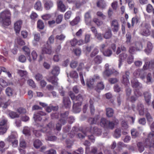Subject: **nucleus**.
<instances>
[{
  "label": "nucleus",
  "mask_w": 154,
  "mask_h": 154,
  "mask_svg": "<svg viewBox=\"0 0 154 154\" xmlns=\"http://www.w3.org/2000/svg\"><path fill=\"white\" fill-rule=\"evenodd\" d=\"M11 13L8 10L2 12L0 14V22L6 26H8L11 23Z\"/></svg>",
  "instance_id": "nucleus-1"
},
{
  "label": "nucleus",
  "mask_w": 154,
  "mask_h": 154,
  "mask_svg": "<svg viewBox=\"0 0 154 154\" xmlns=\"http://www.w3.org/2000/svg\"><path fill=\"white\" fill-rule=\"evenodd\" d=\"M17 134L15 132L11 134L6 139V140L11 142L13 147H16L18 145V140L17 139Z\"/></svg>",
  "instance_id": "nucleus-2"
},
{
  "label": "nucleus",
  "mask_w": 154,
  "mask_h": 154,
  "mask_svg": "<svg viewBox=\"0 0 154 154\" xmlns=\"http://www.w3.org/2000/svg\"><path fill=\"white\" fill-rule=\"evenodd\" d=\"M150 28V26L149 24L145 23L144 27H143L140 32V34L146 36L149 35L150 34L149 30Z\"/></svg>",
  "instance_id": "nucleus-3"
},
{
  "label": "nucleus",
  "mask_w": 154,
  "mask_h": 154,
  "mask_svg": "<svg viewBox=\"0 0 154 154\" xmlns=\"http://www.w3.org/2000/svg\"><path fill=\"white\" fill-rule=\"evenodd\" d=\"M119 72L116 70L112 69H106L103 72V75L104 77H109L112 74H114L115 75H117L118 74Z\"/></svg>",
  "instance_id": "nucleus-4"
},
{
  "label": "nucleus",
  "mask_w": 154,
  "mask_h": 154,
  "mask_svg": "<svg viewBox=\"0 0 154 154\" xmlns=\"http://www.w3.org/2000/svg\"><path fill=\"white\" fill-rule=\"evenodd\" d=\"M134 76L136 77H139L143 79L145 77V74L144 72L142 70L138 69L135 71L133 73Z\"/></svg>",
  "instance_id": "nucleus-5"
},
{
  "label": "nucleus",
  "mask_w": 154,
  "mask_h": 154,
  "mask_svg": "<svg viewBox=\"0 0 154 154\" xmlns=\"http://www.w3.org/2000/svg\"><path fill=\"white\" fill-rule=\"evenodd\" d=\"M23 22L21 20L17 21L14 23V28L16 34H19L20 30Z\"/></svg>",
  "instance_id": "nucleus-6"
},
{
  "label": "nucleus",
  "mask_w": 154,
  "mask_h": 154,
  "mask_svg": "<svg viewBox=\"0 0 154 154\" xmlns=\"http://www.w3.org/2000/svg\"><path fill=\"white\" fill-rule=\"evenodd\" d=\"M88 132L97 135H100L102 131L97 126H94L90 128L89 131Z\"/></svg>",
  "instance_id": "nucleus-7"
},
{
  "label": "nucleus",
  "mask_w": 154,
  "mask_h": 154,
  "mask_svg": "<svg viewBox=\"0 0 154 154\" xmlns=\"http://www.w3.org/2000/svg\"><path fill=\"white\" fill-rule=\"evenodd\" d=\"M125 73V75H123L122 77L123 79L122 81V82L126 86L129 84V78L130 73L128 71H126Z\"/></svg>",
  "instance_id": "nucleus-8"
},
{
  "label": "nucleus",
  "mask_w": 154,
  "mask_h": 154,
  "mask_svg": "<svg viewBox=\"0 0 154 154\" xmlns=\"http://www.w3.org/2000/svg\"><path fill=\"white\" fill-rule=\"evenodd\" d=\"M111 27L113 32H117L119 29V24L118 21L116 20H113L111 23Z\"/></svg>",
  "instance_id": "nucleus-9"
},
{
  "label": "nucleus",
  "mask_w": 154,
  "mask_h": 154,
  "mask_svg": "<svg viewBox=\"0 0 154 154\" xmlns=\"http://www.w3.org/2000/svg\"><path fill=\"white\" fill-rule=\"evenodd\" d=\"M119 123V121L116 119H114L111 122L108 121L107 127L111 129H113L115 125H116Z\"/></svg>",
  "instance_id": "nucleus-10"
},
{
  "label": "nucleus",
  "mask_w": 154,
  "mask_h": 154,
  "mask_svg": "<svg viewBox=\"0 0 154 154\" xmlns=\"http://www.w3.org/2000/svg\"><path fill=\"white\" fill-rule=\"evenodd\" d=\"M45 8L46 10H49L53 6L52 1L50 0H43Z\"/></svg>",
  "instance_id": "nucleus-11"
},
{
  "label": "nucleus",
  "mask_w": 154,
  "mask_h": 154,
  "mask_svg": "<svg viewBox=\"0 0 154 154\" xmlns=\"http://www.w3.org/2000/svg\"><path fill=\"white\" fill-rule=\"evenodd\" d=\"M91 64H87V63H85V64L82 63H80L78 66V67L77 68V70L78 71H80L82 70L83 68H85V69H86V70L88 71V69L91 66Z\"/></svg>",
  "instance_id": "nucleus-12"
},
{
  "label": "nucleus",
  "mask_w": 154,
  "mask_h": 154,
  "mask_svg": "<svg viewBox=\"0 0 154 154\" xmlns=\"http://www.w3.org/2000/svg\"><path fill=\"white\" fill-rule=\"evenodd\" d=\"M128 57L127 54L125 53H122L120 54L119 58V67L120 68L122 64L123 60H126Z\"/></svg>",
  "instance_id": "nucleus-13"
},
{
  "label": "nucleus",
  "mask_w": 154,
  "mask_h": 154,
  "mask_svg": "<svg viewBox=\"0 0 154 154\" xmlns=\"http://www.w3.org/2000/svg\"><path fill=\"white\" fill-rule=\"evenodd\" d=\"M46 115V113L44 112L40 111H39L36 115H34L33 118L34 119V120L35 121H41L42 118L40 117V115L41 116H45Z\"/></svg>",
  "instance_id": "nucleus-14"
},
{
  "label": "nucleus",
  "mask_w": 154,
  "mask_h": 154,
  "mask_svg": "<svg viewBox=\"0 0 154 154\" xmlns=\"http://www.w3.org/2000/svg\"><path fill=\"white\" fill-rule=\"evenodd\" d=\"M22 49L26 52V55L29 61L31 62L32 60L30 57V51L29 48L26 46H24L23 48Z\"/></svg>",
  "instance_id": "nucleus-15"
},
{
  "label": "nucleus",
  "mask_w": 154,
  "mask_h": 154,
  "mask_svg": "<svg viewBox=\"0 0 154 154\" xmlns=\"http://www.w3.org/2000/svg\"><path fill=\"white\" fill-rule=\"evenodd\" d=\"M131 82L132 86L134 88H140L142 87L141 84L136 79H134L131 80Z\"/></svg>",
  "instance_id": "nucleus-16"
},
{
  "label": "nucleus",
  "mask_w": 154,
  "mask_h": 154,
  "mask_svg": "<svg viewBox=\"0 0 154 154\" xmlns=\"http://www.w3.org/2000/svg\"><path fill=\"white\" fill-rule=\"evenodd\" d=\"M60 68L57 66H54L53 67V69L51 71L52 74L54 76H57L59 74Z\"/></svg>",
  "instance_id": "nucleus-17"
},
{
  "label": "nucleus",
  "mask_w": 154,
  "mask_h": 154,
  "mask_svg": "<svg viewBox=\"0 0 154 154\" xmlns=\"http://www.w3.org/2000/svg\"><path fill=\"white\" fill-rule=\"evenodd\" d=\"M137 109L139 112V114L141 116H143L144 114V109L143 105L141 103H139L137 106Z\"/></svg>",
  "instance_id": "nucleus-18"
},
{
  "label": "nucleus",
  "mask_w": 154,
  "mask_h": 154,
  "mask_svg": "<svg viewBox=\"0 0 154 154\" xmlns=\"http://www.w3.org/2000/svg\"><path fill=\"white\" fill-rule=\"evenodd\" d=\"M42 54H47L49 55L51 54H52L51 48L49 47L43 48L42 49Z\"/></svg>",
  "instance_id": "nucleus-19"
},
{
  "label": "nucleus",
  "mask_w": 154,
  "mask_h": 154,
  "mask_svg": "<svg viewBox=\"0 0 154 154\" xmlns=\"http://www.w3.org/2000/svg\"><path fill=\"white\" fill-rule=\"evenodd\" d=\"M64 104L66 108H69L71 104V102L69 97H64L63 101Z\"/></svg>",
  "instance_id": "nucleus-20"
},
{
  "label": "nucleus",
  "mask_w": 154,
  "mask_h": 154,
  "mask_svg": "<svg viewBox=\"0 0 154 154\" xmlns=\"http://www.w3.org/2000/svg\"><path fill=\"white\" fill-rule=\"evenodd\" d=\"M57 5L58 8L61 12H64L66 11V7L62 1L58 0Z\"/></svg>",
  "instance_id": "nucleus-21"
},
{
  "label": "nucleus",
  "mask_w": 154,
  "mask_h": 154,
  "mask_svg": "<svg viewBox=\"0 0 154 154\" xmlns=\"http://www.w3.org/2000/svg\"><path fill=\"white\" fill-rule=\"evenodd\" d=\"M153 48V46L152 44L150 42H148L147 43V47L145 49V52L147 54L150 53L152 51Z\"/></svg>",
  "instance_id": "nucleus-22"
},
{
  "label": "nucleus",
  "mask_w": 154,
  "mask_h": 154,
  "mask_svg": "<svg viewBox=\"0 0 154 154\" xmlns=\"http://www.w3.org/2000/svg\"><path fill=\"white\" fill-rule=\"evenodd\" d=\"M85 18L86 24H89L91 21V17L90 11L88 12L85 14Z\"/></svg>",
  "instance_id": "nucleus-23"
},
{
  "label": "nucleus",
  "mask_w": 154,
  "mask_h": 154,
  "mask_svg": "<svg viewBox=\"0 0 154 154\" xmlns=\"http://www.w3.org/2000/svg\"><path fill=\"white\" fill-rule=\"evenodd\" d=\"M144 95L146 102L148 104H149L151 97V94L148 92H146L144 93Z\"/></svg>",
  "instance_id": "nucleus-24"
},
{
  "label": "nucleus",
  "mask_w": 154,
  "mask_h": 154,
  "mask_svg": "<svg viewBox=\"0 0 154 154\" xmlns=\"http://www.w3.org/2000/svg\"><path fill=\"white\" fill-rule=\"evenodd\" d=\"M108 121L106 119L102 118L100 120V125L101 126L105 128L107 127Z\"/></svg>",
  "instance_id": "nucleus-25"
},
{
  "label": "nucleus",
  "mask_w": 154,
  "mask_h": 154,
  "mask_svg": "<svg viewBox=\"0 0 154 154\" xmlns=\"http://www.w3.org/2000/svg\"><path fill=\"white\" fill-rule=\"evenodd\" d=\"M66 122L65 120L63 119H60L59 122L56 124V129L58 131L61 130V125L60 123H61L62 124L64 125L66 123Z\"/></svg>",
  "instance_id": "nucleus-26"
},
{
  "label": "nucleus",
  "mask_w": 154,
  "mask_h": 154,
  "mask_svg": "<svg viewBox=\"0 0 154 154\" xmlns=\"http://www.w3.org/2000/svg\"><path fill=\"white\" fill-rule=\"evenodd\" d=\"M104 88V85L103 83L102 82H101L98 83L95 88V89L98 92L99 91V90H102Z\"/></svg>",
  "instance_id": "nucleus-27"
},
{
  "label": "nucleus",
  "mask_w": 154,
  "mask_h": 154,
  "mask_svg": "<svg viewBox=\"0 0 154 154\" xmlns=\"http://www.w3.org/2000/svg\"><path fill=\"white\" fill-rule=\"evenodd\" d=\"M102 58L101 56L98 55L94 57V61L95 63L99 64L102 62Z\"/></svg>",
  "instance_id": "nucleus-28"
},
{
  "label": "nucleus",
  "mask_w": 154,
  "mask_h": 154,
  "mask_svg": "<svg viewBox=\"0 0 154 154\" xmlns=\"http://www.w3.org/2000/svg\"><path fill=\"white\" fill-rule=\"evenodd\" d=\"M83 97L80 94H79L76 97H75V101H79V102H75V103H77V104H78V106H80L82 103V102L83 100Z\"/></svg>",
  "instance_id": "nucleus-29"
},
{
  "label": "nucleus",
  "mask_w": 154,
  "mask_h": 154,
  "mask_svg": "<svg viewBox=\"0 0 154 154\" xmlns=\"http://www.w3.org/2000/svg\"><path fill=\"white\" fill-rule=\"evenodd\" d=\"M152 65V64L150 62H146L143 66V69L145 70L148 69H149V70H150V69H152V68H151Z\"/></svg>",
  "instance_id": "nucleus-30"
},
{
  "label": "nucleus",
  "mask_w": 154,
  "mask_h": 154,
  "mask_svg": "<svg viewBox=\"0 0 154 154\" xmlns=\"http://www.w3.org/2000/svg\"><path fill=\"white\" fill-rule=\"evenodd\" d=\"M99 117H95L94 118H90L88 119V122L90 124H96L98 122Z\"/></svg>",
  "instance_id": "nucleus-31"
},
{
  "label": "nucleus",
  "mask_w": 154,
  "mask_h": 154,
  "mask_svg": "<svg viewBox=\"0 0 154 154\" xmlns=\"http://www.w3.org/2000/svg\"><path fill=\"white\" fill-rule=\"evenodd\" d=\"M73 102L74 103L73 106V111L75 113L79 112L81 111V109L80 107L77 106L78 104L77 103H75L74 101H73Z\"/></svg>",
  "instance_id": "nucleus-32"
},
{
  "label": "nucleus",
  "mask_w": 154,
  "mask_h": 154,
  "mask_svg": "<svg viewBox=\"0 0 154 154\" xmlns=\"http://www.w3.org/2000/svg\"><path fill=\"white\" fill-rule=\"evenodd\" d=\"M17 73L20 76L23 77H26L27 74V72L26 71L19 69L17 70Z\"/></svg>",
  "instance_id": "nucleus-33"
},
{
  "label": "nucleus",
  "mask_w": 154,
  "mask_h": 154,
  "mask_svg": "<svg viewBox=\"0 0 154 154\" xmlns=\"http://www.w3.org/2000/svg\"><path fill=\"white\" fill-rule=\"evenodd\" d=\"M112 36L111 31L110 29H109L105 32L104 35V37L106 39H109Z\"/></svg>",
  "instance_id": "nucleus-34"
},
{
  "label": "nucleus",
  "mask_w": 154,
  "mask_h": 154,
  "mask_svg": "<svg viewBox=\"0 0 154 154\" xmlns=\"http://www.w3.org/2000/svg\"><path fill=\"white\" fill-rule=\"evenodd\" d=\"M97 5L98 7L103 9L105 8L106 6V4L103 1L100 0L97 2Z\"/></svg>",
  "instance_id": "nucleus-35"
},
{
  "label": "nucleus",
  "mask_w": 154,
  "mask_h": 154,
  "mask_svg": "<svg viewBox=\"0 0 154 154\" xmlns=\"http://www.w3.org/2000/svg\"><path fill=\"white\" fill-rule=\"evenodd\" d=\"M114 112L113 109L110 108H107L106 109V114L108 117L112 116L113 115Z\"/></svg>",
  "instance_id": "nucleus-36"
},
{
  "label": "nucleus",
  "mask_w": 154,
  "mask_h": 154,
  "mask_svg": "<svg viewBox=\"0 0 154 154\" xmlns=\"http://www.w3.org/2000/svg\"><path fill=\"white\" fill-rule=\"evenodd\" d=\"M80 20V18L79 17H76L72 21L70 22L72 26H74L77 24Z\"/></svg>",
  "instance_id": "nucleus-37"
},
{
  "label": "nucleus",
  "mask_w": 154,
  "mask_h": 154,
  "mask_svg": "<svg viewBox=\"0 0 154 154\" xmlns=\"http://www.w3.org/2000/svg\"><path fill=\"white\" fill-rule=\"evenodd\" d=\"M8 115L12 119L18 117L19 116V115L16 112L10 111H9Z\"/></svg>",
  "instance_id": "nucleus-38"
},
{
  "label": "nucleus",
  "mask_w": 154,
  "mask_h": 154,
  "mask_svg": "<svg viewBox=\"0 0 154 154\" xmlns=\"http://www.w3.org/2000/svg\"><path fill=\"white\" fill-rule=\"evenodd\" d=\"M94 82V79L92 78L91 79H90V80L87 81V85L88 87L90 88H93Z\"/></svg>",
  "instance_id": "nucleus-39"
},
{
  "label": "nucleus",
  "mask_w": 154,
  "mask_h": 154,
  "mask_svg": "<svg viewBox=\"0 0 154 154\" xmlns=\"http://www.w3.org/2000/svg\"><path fill=\"white\" fill-rule=\"evenodd\" d=\"M135 44H133L130 47L129 51L130 54H133L135 51L137 50L136 48L135 47Z\"/></svg>",
  "instance_id": "nucleus-40"
},
{
  "label": "nucleus",
  "mask_w": 154,
  "mask_h": 154,
  "mask_svg": "<svg viewBox=\"0 0 154 154\" xmlns=\"http://www.w3.org/2000/svg\"><path fill=\"white\" fill-rule=\"evenodd\" d=\"M0 85L3 87H5L8 85H12V83H9L8 84L5 80L3 79H0Z\"/></svg>",
  "instance_id": "nucleus-41"
},
{
  "label": "nucleus",
  "mask_w": 154,
  "mask_h": 154,
  "mask_svg": "<svg viewBox=\"0 0 154 154\" xmlns=\"http://www.w3.org/2000/svg\"><path fill=\"white\" fill-rule=\"evenodd\" d=\"M42 145V143L39 140H36L34 143V146L36 148H38Z\"/></svg>",
  "instance_id": "nucleus-42"
},
{
  "label": "nucleus",
  "mask_w": 154,
  "mask_h": 154,
  "mask_svg": "<svg viewBox=\"0 0 154 154\" xmlns=\"http://www.w3.org/2000/svg\"><path fill=\"white\" fill-rule=\"evenodd\" d=\"M37 27L40 29H44L45 25L43 22L41 20H39L37 22Z\"/></svg>",
  "instance_id": "nucleus-43"
},
{
  "label": "nucleus",
  "mask_w": 154,
  "mask_h": 154,
  "mask_svg": "<svg viewBox=\"0 0 154 154\" xmlns=\"http://www.w3.org/2000/svg\"><path fill=\"white\" fill-rule=\"evenodd\" d=\"M34 7L36 10H40L42 8V4L40 2L38 1L35 4Z\"/></svg>",
  "instance_id": "nucleus-44"
},
{
  "label": "nucleus",
  "mask_w": 154,
  "mask_h": 154,
  "mask_svg": "<svg viewBox=\"0 0 154 154\" xmlns=\"http://www.w3.org/2000/svg\"><path fill=\"white\" fill-rule=\"evenodd\" d=\"M16 42L18 45L20 46L23 45L25 44L24 41L22 38L19 37L17 38L16 40Z\"/></svg>",
  "instance_id": "nucleus-45"
},
{
  "label": "nucleus",
  "mask_w": 154,
  "mask_h": 154,
  "mask_svg": "<svg viewBox=\"0 0 154 154\" xmlns=\"http://www.w3.org/2000/svg\"><path fill=\"white\" fill-rule=\"evenodd\" d=\"M94 103L93 100L90 99L89 100V103L90 104V107L91 110V114H93L94 111V108L93 105Z\"/></svg>",
  "instance_id": "nucleus-46"
},
{
  "label": "nucleus",
  "mask_w": 154,
  "mask_h": 154,
  "mask_svg": "<svg viewBox=\"0 0 154 154\" xmlns=\"http://www.w3.org/2000/svg\"><path fill=\"white\" fill-rule=\"evenodd\" d=\"M137 145L138 150L140 152H142L144 151V148L142 143L139 142L137 143Z\"/></svg>",
  "instance_id": "nucleus-47"
},
{
  "label": "nucleus",
  "mask_w": 154,
  "mask_h": 154,
  "mask_svg": "<svg viewBox=\"0 0 154 154\" xmlns=\"http://www.w3.org/2000/svg\"><path fill=\"white\" fill-rule=\"evenodd\" d=\"M146 83L147 84L151 83L152 82V75L151 73H148L146 76Z\"/></svg>",
  "instance_id": "nucleus-48"
},
{
  "label": "nucleus",
  "mask_w": 154,
  "mask_h": 154,
  "mask_svg": "<svg viewBox=\"0 0 154 154\" xmlns=\"http://www.w3.org/2000/svg\"><path fill=\"white\" fill-rule=\"evenodd\" d=\"M134 57L132 55H130L128 56L127 58V61L128 64H131L134 61Z\"/></svg>",
  "instance_id": "nucleus-49"
},
{
  "label": "nucleus",
  "mask_w": 154,
  "mask_h": 154,
  "mask_svg": "<svg viewBox=\"0 0 154 154\" xmlns=\"http://www.w3.org/2000/svg\"><path fill=\"white\" fill-rule=\"evenodd\" d=\"M66 37L63 34L58 35H57L56 36L55 38L56 39L60 41H63Z\"/></svg>",
  "instance_id": "nucleus-50"
},
{
  "label": "nucleus",
  "mask_w": 154,
  "mask_h": 154,
  "mask_svg": "<svg viewBox=\"0 0 154 154\" xmlns=\"http://www.w3.org/2000/svg\"><path fill=\"white\" fill-rule=\"evenodd\" d=\"M131 133L132 136L134 138H136L139 135L138 132L134 129H133L131 130Z\"/></svg>",
  "instance_id": "nucleus-51"
},
{
  "label": "nucleus",
  "mask_w": 154,
  "mask_h": 154,
  "mask_svg": "<svg viewBox=\"0 0 154 154\" xmlns=\"http://www.w3.org/2000/svg\"><path fill=\"white\" fill-rule=\"evenodd\" d=\"M70 76L73 79H76L78 77V75L75 71H71L69 74Z\"/></svg>",
  "instance_id": "nucleus-52"
},
{
  "label": "nucleus",
  "mask_w": 154,
  "mask_h": 154,
  "mask_svg": "<svg viewBox=\"0 0 154 154\" xmlns=\"http://www.w3.org/2000/svg\"><path fill=\"white\" fill-rule=\"evenodd\" d=\"M20 146L23 149L25 148L26 147V143L24 140L23 139H21L20 140Z\"/></svg>",
  "instance_id": "nucleus-53"
},
{
  "label": "nucleus",
  "mask_w": 154,
  "mask_h": 154,
  "mask_svg": "<svg viewBox=\"0 0 154 154\" xmlns=\"http://www.w3.org/2000/svg\"><path fill=\"white\" fill-rule=\"evenodd\" d=\"M23 132L26 135L29 136L30 135V132L29 128L28 127H25L23 130Z\"/></svg>",
  "instance_id": "nucleus-54"
},
{
  "label": "nucleus",
  "mask_w": 154,
  "mask_h": 154,
  "mask_svg": "<svg viewBox=\"0 0 154 154\" xmlns=\"http://www.w3.org/2000/svg\"><path fill=\"white\" fill-rule=\"evenodd\" d=\"M6 93L9 96H12L13 94L12 90L10 87H8L6 89Z\"/></svg>",
  "instance_id": "nucleus-55"
},
{
  "label": "nucleus",
  "mask_w": 154,
  "mask_h": 154,
  "mask_svg": "<svg viewBox=\"0 0 154 154\" xmlns=\"http://www.w3.org/2000/svg\"><path fill=\"white\" fill-rule=\"evenodd\" d=\"M84 150L82 147L79 148L76 151H74L71 154H83Z\"/></svg>",
  "instance_id": "nucleus-56"
},
{
  "label": "nucleus",
  "mask_w": 154,
  "mask_h": 154,
  "mask_svg": "<svg viewBox=\"0 0 154 154\" xmlns=\"http://www.w3.org/2000/svg\"><path fill=\"white\" fill-rule=\"evenodd\" d=\"M134 44L137 50H140L143 48V45L141 43L137 42Z\"/></svg>",
  "instance_id": "nucleus-57"
},
{
  "label": "nucleus",
  "mask_w": 154,
  "mask_h": 154,
  "mask_svg": "<svg viewBox=\"0 0 154 154\" xmlns=\"http://www.w3.org/2000/svg\"><path fill=\"white\" fill-rule=\"evenodd\" d=\"M99 52V50L96 48H95L90 54L91 57H93L98 54Z\"/></svg>",
  "instance_id": "nucleus-58"
},
{
  "label": "nucleus",
  "mask_w": 154,
  "mask_h": 154,
  "mask_svg": "<svg viewBox=\"0 0 154 154\" xmlns=\"http://www.w3.org/2000/svg\"><path fill=\"white\" fill-rule=\"evenodd\" d=\"M121 125L122 129L126 130L128 128V126L127 122L124 121H123L122 122Z\"/></svg>",
  "instance_id": "nucleus-59"
},
{
  "label": "nucleus",
  "mask_w": 154,
  "mask_h": 154,
  "mask_svg": "<svg viewBox=\"0 0 154 154\" xmlns=\"http://www.w3.org/2000/svg\"><path fill=\"white\" fill-rule=\"evenodd\" d=\"M121 135V130L119 128H117L115 130L114 136L116 138L119 137Z\"/></svg>",
  "instance_id": "nucleus-60"
},
{
  "label": "nucleus",
  "mask_w": 154,
  "mask_h": 154,
  "mask_svg": "<svg viewBox=\"0 0 154 154\" xmlns=\"http://www.w3.org/2000/svg\"><path fill=\"white\" fill-rule=\"evenodd\" d=\"M34 35V40L36 41H38L40 38V35L39 33L35 32Z\"/></svg>",
  "instance_id": "nucleus-61"
},
{
  "label": "nucleus",
  "mask_w": 154,
  "mask_h": 154,
  "mask_svg": "<svg viewBox=\"0 0 154 154\" xmlns=\"http://www.w3.org/2000/svg\"><path fill=\"white\" fill-rule=\"evenodd\" d=\"M108 81L111 84H113L117 82H118V80L116 78H112L109 79Z\"/></svg>",
  "instance_id": "nucleus-62"
},
{
  "label": "nucleus",
  "mask_w": 154,
  "mask_h": 154,
  "mask_svg": "<svg viewBox=\"0 0 154 154\" xmlns=\"http://www.w3.org/2000/svg\"><path fill=\"white\" fill-rule=\"evenodd\" d=\"M103 54L106 56L109 57L112 54V51L108 49L103 52Z\"/></svg>",
  "instance_id": "nucleus-63"
},
{
  "label": "nucleus",
  "mask_w": 154,
  "mask_h": 154,
  "mask_svg": "<svg viewBox=\"0 0 154 154\" xmlns=\"http://www.w3.org/2000/svg\"><path fill=\"white\" fill-rule=\"evenodd\" d=\"M147 146L149 147L151 149L154 150V140H153L147 144Z\"/></svg>",
  "instance_id": "nucleus-64"
}]
</instances>
